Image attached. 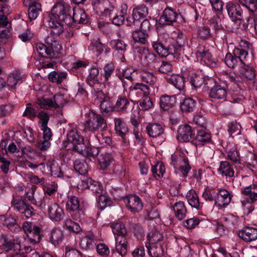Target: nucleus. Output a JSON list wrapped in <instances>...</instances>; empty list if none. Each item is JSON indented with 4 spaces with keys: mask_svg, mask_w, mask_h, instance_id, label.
I'll return each mask as SVG.
<instances>
[{
    "mask_svg": "<svg viewBox=\"0 0 257 257\" xmlns=\"http://www.w3.org/2000/svg\"><path fill=\"white\" fill-rule=\"evenodd\" d=\"M52 14L59 22L69 25L72 21L74 23L86 25L89 22L85 11L82 9L71 7L64 2L55 4L51 11Z\"/></svg>",
    "mask_w": 257,
    "mask_h": 257,
    "instance_id": "nucleus-1",
    "label": "nucleus"
},
{
    "mask_svg": "<svg viewBox=\"0 0 257 257\" xmlns=\"http://www.w3.org/2000/svg\"><path fill=\"white\" fill-rule=\"evenodd\" d=\"M67 150H72L84 156H92V149L87 147L84 143V138L76 130H71L67 135Z\"/></svg>",
    "mask_w": 257,
    "mask_h": 257,
    "instance_id": "nucleus-2",
    "label": "nucleus"
},
{
    "mask_svg": "<svg viewBox=\"0 0 257 257\" xmlns=\"http://www.w3.org/2000/svg\"><path fill=\"white\" fill-rule=\"evenodd\" d=\"M241 202L244 209L249 213L257 209V185L252 184L242 188Z\"/></svg>",
    "mask_w": 257,
    "mask_h": 257,
    "instance_id": "nucleus-3",
    "label": "nucleus"
},
{
    "mask_svg": "<svg viewBox=\"0 0 257 257\" xmlns=\"http://www.w3.org/2000/svg\"><path fill=\"white\" fill-rule=\"evenodd\" d=\"M112 231L115 236L116 249L121 256H124L127 251L128 243L125 235L126 228L121 222L114 223L111 225Z\"/></svg>",
    "mask_w": 257,
    "mask_h": 257,
    "instance_id": "nucleus-4",
    "label": "nucleus"
},
{
    "mask_svg": "<svg viewBox=\"0 0 257 257\" xmlns=\"http://www.w3.org/2000/svg\"><path fill=\"white\" fill-rule=\"evenodd\" d=\"M84 126L85 130L93 133L104 132L108 130L106 120L101 115L92 111L89 113Z\"/></svg>",
    "mask_w": 257,
    "mask_h": 257,
    "instance_id": "nucleus-5",
    "label": "nucleus"
},
{
    "mask_svg": "<svg viewBox=\"0 0 257 257\" xmlns=\"http://www.w3.org/2000/svg\"><path fill=\"white\" fill-rule=\"evenodd\" d=\"M23 229L31 242L36 244L41 240L42 228L33 223L25 221L22 226Z\"/></svg>",
    "mask_w": 257,
    "mask_h": 257,
    "instance_id": "nucleus-6",
    "label": "nucleus"
},
{
    "mask_svg": "<svg viewBox=\"0 0 257 257\" xmlns=\"http://www.w3.org/2000/svg\"><path fill=\"white\" fill-rule=\"evenodd\" d=\"M148 15V9L145 5H141L134 9L131 20L127 19V25L128 26L139 27L141 21L145 19Z\"/></svg>",
    "mask_w": 257,
    "mask_h": 257,
    "instance_id": "nucleus-7",
    "label": "nucleus"
},
{
    "mask_svg": "<svg viewBox=\"0 0 257 257\" xmlns=\"http://www.w3.org/2000/svg\"><path fill=\"white\" fill-rule=\"evenodd\" d=\"M63 96L56 95L54 96V100L51 98H39L36 101L35 107L44 109H48L50 108H59L60 104H63Z\"/></svg>",
    "mask_w": 257,
    "mask_h": 257,
    "instance_id": "nucleus-8",
    "label": "nucleus"
},
{
    "mask_svg": "<svg viewBox=\"0 0 257 257\" xmlns=\"http://www.w3.org/2000/svg\"><path fill=\"white\" fill-rule=\"evenodd\" d=\"M225 9L229 18L232 22L242 20V10L240 5L237 3L229 2L226 4Z\"/></svg>",
    "mask_w": 257,
    "mask_h": 257,
    "instance_id": "nucleus-9",
    "label": "nucleus"
},
{
    "mask_svg": "<svg viewBox=\"0 0 257 257\" xmlns=\"http://www.w3.org/2000/svg\"><path fill=\"white\" fill-rule=\"evenodd\" d=\"M47 45L49 52L51 54L50 59H57L60 58L62 47L54 36H48L45 40Z\"/></svg>",
    "mask_w": 257,
    "mask_h": 257,
    "instance_id": "nucleus-10",
    "label": "nucleus"
},
{
    "mask_svg": "<svg viewBox=\"0 0 257 257\" xmlns=\"http://www.w3.org/2000/svg\"><path fill=\"white\" fill-rule=\"evenodd\" d=\"M124 202L128 209L134 213L142 210L143 203L141 198L136 195H131L124 198Z\"/></svg>",
    "mask_w": 257,
    "mask_h": 257,
    "instance_id": "nucleus-11",
    "label": "nucleus"
},
{
    "mask_svg": "<svg viewBox=\"0 0 257 257\" xmlns=\"http://www.w3.org/2000/svg\"><path fill=\"white\" fill-rule=\"evenodd\" d=\"M177 13L171 8H167L158 21L157 25L162 28L165 25H173L176 22Z\"/></svg>",
    "mask_w": 257,
    "mask_h": 257,
    "instance_id": "nucleus-12",
    "label": "nucleus"
},
{
    "mask_svg": "<svg viewBox=\"0 0 257 257\" xmlns=\"http://www.w3.org/2000/svg\"><path fill=\"white\" fill-rule=\"evenodd\" d=\"M1 241L2 243V248L6 251L13 250L17 252L19 251L21 249L20 242L17 239L11 238L6 235H3L1 236Z\"/></svg>",
    "mask_w": 257,
    "mask_h": 257,
    "instance_id": "nucleus-13",
    "label": "nucleus"
},
{
    "mask_svg": "<svg viewBox=\"0 0 257 257\" xmlns=\"http://www.w3.org/2000/svg\"><path fill=\"white\" fill-rule=\"evenodd\" d=\"M237 234L245 242H251L257 240V228L245 226L238 230Z\"/></svg>",
    "mask_w": 257,
    "mask_h": 257,
    "instance_id": "nucleus-14",
    "label": "nucleus"
},
{
    "mask_svg": "<svg viewBox=\"0 0 257 257\" xmlns=\"http://www.w3.org/2000/svg\"><path fill=\"white\" fill-rule=\"evenodd\" d=\"M208 81L210 83H215V84L210 89L209 97L216 99L225 100L227 95L226 88L224 86H221L219 83L215 82L213 79H208Z\"/></svg>",
    "mask_w": 257,
    "mask_h": 257,
    "instance_id": "nucleus-15",
    "label": "nucleus"
},
{
    "mask_svg": "<svg viewBox=\"0 0 257 257\" xmlns=\"http://www.w3.org/2000/svg\"><path fill=\"white\" fill-rule=\"evenodd\" d=\"M216 194L215 203L216 205L225 207L230 203L232 196L227 190L218 189Z\"/></svg>",
    "mask_w": 257,
    "mask_h": 257,
    "instance_id": "nucleus-16",
    "label": "nucleus"
},
{
    "mask_svg": "<svg viewBox=\"0 0 257 257\" xmlns=\"http://www.w3.org/2000/svg\"><path fill=\"white\" fill-rule=\"evenodd\" d=\"M152 45L154 50L161 57H166L169 54L176 53L177 52V48L176 47H174L173 52L171 48L166 47L159 39L154 41L152 43Z\"/></svg>",
    "mask_w": 257,
    "mask_h": 257,
    "instance_id": "nucleus-17",
    "label": "nucleus"
},
{
    "mask_svg": "<svg viewBox=\"0 0 257 257\" xmlns=\"http://www.w3.org/2000/svg\"><path fill=\"white\" fill-rule=\"evenodd\" d=\"M48 213L50 219L55 221H60L65 216L63 209L56 203L48 206Z\"/></svg>",
    "mask_w": 257,
    "mask_h": 257,
    "instance_id": "nucleus-18",
    "label": "nucleus"
},
{
    "mask_svg": "<svg viewBox=\"0 0 257 257\" xmlns=\"http://www.w3.org/2000/svg\"><path fill=\"white\" fill-rule=\"evenodd\" d=\"M176 97L175 95H169L167 94L161 96L160 98V108L164 111L168 110L175 106Z\"/></svg>",
    "mask_w": 257,
    "mask_h": 257,
    "instance_id": "nucleus-19",
    "label": "nucleus"
},
{
    "mask_svg": "<svg viewBox=\"0 0 257 257\" xmlns=\"http://www.w3.org/2000/svg\"><path fill=\"white\" fill-rule=\"evenodd\" d=\"M198 57L201 59L208 66L214 67L216 65L215 59L208 50H202L201 48L198 49L196 52Z\"/></svg>",
    "mask_w": 257,
    "mask_h": 257,
    "instance_id": "nucleus-20",
    "label": "nucleus"
},
{
    "mask_svg": "<svg viewBox=\"0 0 257 257\" xmlns=\"http://www.w3.org/2000/svg\"><path fill=\"white\" fill-rule=\"evenodd\" d=\"M178 133L179 134L178 139L180 138L184 142H189L192 138H194L193 131L188 124L180 125L178 129Z\"/></svg>",
    "mask_w": 257,
    "mask_h": 257,
    "instance_id": "nucleus-21",
    "label": "nucleus"
},
{
    "mask_svg": "<svg viewBox=\"0 0 257 257\" xmlns=\"http://www.w3.org/2000/svg\"><path fill=\"white\" fill-rule=\"evenodd\" d=\"M179 167L178 168V173L183 178L187 177L188 174L191 169V167L189 164V161L186 156H182L180 155L179 160Z\"/></svg>",
    "mask_w": 257,
    "mask_h": 257,
    "instance_id": "nucleus-22",
    "label": "nucleus"
},
{
    "mask_svg": "<svg viewBox=\"0 0 257 257\" xmlns=\"http://www.w3.org/2000/svg\"><path fill=\"white\" fill-rule=\"evenodd\" d=\"M239 3L248 11V19H257V3L255 0H238Z\"/></svg>",
    "mask_w": 257,
    "mask_h": 257,
    "instance_id": "nucleus-23",
    "label": "nucleus"
},
{
    "mask_svg": "<svg viewBox=\"0 0 257 257\" xmlns=\"http://www.w3.org/2000/svg\"><path fill=\"white\" fill-rule=\"evenodd\" d=\"M115 131L116 134L120 136L123 142L126 141L125 137L128 133V128L126 124L121 119L115 118L114 119Z\"/></svg>",
    "mask_w": 257,
    "mask_h": 257,
    "instance_id": "nucleus-24",
    "label": "nucleus"
},
{
    "mask_svg": "<svg viewBox=\"0 0 257 257\" xmlns=\"http://www.w3.org/2000/svg\"><path fill=\"white\" fill-rule=\"evenodd\" d=\"M245 59H242L240 56H237L233 54L227 53L224 59V62L228 67L234 68L240 64L244 65L245 64Z\"/></svg>",
    "mask_w": 257,
    "mask_h": 257,
    "instance_id": "nucleus-25",
    "label": "nucleus"
},
{
    "mask_svg": "<svg viewBox=\"0 0 257 257\" xmlns=\"http://www.w3.org/2000/svg\"><path fill=\"white\" fill-rule=\"evenodd\" d=\"M250 45L246 41L241 40L239 43L238 47H235L233 54L237 56H240L242 59H246L248 55V50L250 49Z\"/></svg>",
    "mask_w": 257,
    "mask_h": 257,
    "instance_id": "nucleus-26",
    "label": "nucleus"
},
{
    "mask_svg": "<svg viewBox=\"0 0 257 257\" xmlns=\"http://www.w3.org/2000/svg\"><path fill=\"white\" fill-rule=\"evenodd\" d=\"M103 10L100 12L101 16L108 18L109 20L111 19L116 9L114 5L111 3L108 0H103Z\"/></svg>",
    "mask_w": 257,
    "mask_h": 257,
    "instance_id": "nucleus-27",
    "label": "nucleus"
},
{
    "mask_svg": "<svg viewBox=\"0 0 257 257\" xmlns=\"http://www.w3.org/2000/svg\"><path fill=\"white\" fill-rule=\"evenodd\" d=\"M66 207L67 210L77 211L79 215L83 213L82 207L79 199L74 196L68 197Z\"/></svg>",
    "mask_w": 257,
    "mask_h": 257,
    "instance_id": "nucleus-28",
    "label": "nucleus"
},
{
    "mask_svg": "<svg viewBox=\"0 0 257 257\" xmlns=\"http://www.w3.org/2000/svg\"><path fill=\"white\" fill-rule=\"evenodd\" d=\"M226 153L227 154V158L232 162L237 164L240 163L239 155L237 151L236 146L232 144H229L225 148Z\"/></svg>",
    "mask_w": 257,
    "mask_h": 257,
    "instance_id": "nucleus-29",
    "label": "nucleus"
},
{
    "mask_svg": "<svg viewBox=\"0 0 257 257\" xmlns=\"http://www.w3.org/2000/svg\"><path fill=\"white\" fill-rule=\"evenodd\" d=\"M147 52L145 56V60L146 61V65L152 67L154 69L158 67L159 64L161 62V58L153 53L149 52L148 49L143 48V51Z\"/></svg>",
    "mask_w": 257,
    "mask_h": 257,
    "instance_id": "nucleus-30",
    "label": "nucleus"
},
{
    "mask_svg": "<svg viewBox=\"0 0 257 257\" xmlns=\"http://www.w3.org/2000/svg\"><path fill=\"white\" fill-rule=\"evenodd\" d=\"M50 20L48 22V26L51 29V33L56 36H60L63 32V25L57 20L58 18H56L52 14Z\"/></svg>",
    "mask_w": 257,
    "mask_h": 257,
    "instance_id": "nucleus-31",
    "label": "nucleus"
},
{
    "mask_svg": "<svg viewBox=\"0 0 257 257\" xmlns=\"http://www.w3.org/2000/svg\"><path fill=\"white\" fill-rule=\"evenodd\" d=\"M135 74H137V71L133 68H127L123 71L122 74L116 73V75L122 81L123 86L125 87V85H128L126 81L124 80V78L129 80L132 83L135 79Z\"/></svg>",
    "mask_w": 257,
    "mask_h": 257,
    "instance_id": "nucleus-32",
    "label": "nucleus"
},
{
    "mask_svg": "<svg viewBox=\"0 0 257 257\" xmlns=\"http://www.w3.org/2000/svg\"><path fill=\"white\" fill-rule=\"evenodd\" d=\"M196 143L198 145H203L210 142L211 136L210 133L204 130H198L195 137Z\"/></svg>",
    "mask_w": 257,
    "mask_h": 257,
    "instance_id": "nucleus-33",
    "label": "nucleus"
},
{
    "mask_svg": "<svg viewBox=\"0 0 257 257\" xmlns=\"http://www.w3.org/2000/svg\"><path fill=\"white\" fill-rule=\"evenodd\" d=\"M239 73L249 80H253V85L257 87V81L254 80L256 79L255 71L254 69L249 66L245 65L239 69Z\"/></svg>",
    "mask_w": 257,
    "mask_h": 257,
    "instance_id": "nucleus-34",
    "label": "nucleus"
},
{
    "mask_svg": "<svg viewBox=\"0 0 257 257\" xmlns=\"http://www.w3.org/2000/svg\"><path fill=\"white\" fill-rule=\"evenodd\" d=\"M186 197L188 203L192 207L199 209L201 207L198 196L194 190H189L186 195Z\"/></svg>",
    "mask_w": 257,
    "mask_h": 257,
    "instance_id": "nucleus-35",
    "label": "nucleus"
},
{
    "mask_svg": "<svg viewBox=\"0 0 257 257\" xmlns=\"http://www.w3.org/2000/svg\"><path fill=\"white\" fill-rule=\"evenodd\" d=\"M146 130L149 136L153 138H156L164 132L161 125L156 123H149L146 127Z\"/></svg>",
    "mask_w": 257,
    "mask_h": 257,
    "instance_id": "nucleus-36",
    "label": "nucleus"
},
{
    "mask_svg": "<svg viewBox=\"0 0 257 257\" xmlns=\"http://www.w3.org/2000/svg\"><path fill=\"white\" fill-rule=\"evenodd\" d=\"M149 35L140 29H136L133 32L132 37L135 43L145 45L147 43Z\"/></svg>",
    "mask_w": 257,
    "mask_h": 257,
    "instance_id": "nucleus-37",
    "label": "nucleus"
},
{
    "mask_svg": "<svg viewBox=\"0 0 257 257\" xmlns=\"http://www.w3.org/2000/svg\"><path fill=\"white\" fill-rule=\"evenodd\" d=\"M217 171L220 174L229 177H232L234 175V170L231 165L227 161L221 162Z\"/></svg>",
    "mask_w": 257,
    "mask_h": 257,
    "instance_id": "nucleus-38",
    "label": "nucleus"
},
{
    "mask_svg": "<svg viewBox=\"0 0 257 257\" xmlns=\"http://www.w3.org/2000/svg\"><path fill=\"white\" fill-rule=\"evenodd\" d=\"M63 234L60 229L57 228H53L50 234L49 240L54 245H58L63 239Z\"/></svg>",
    "mask_w": 257,
    "mask_h": 257,
    "instance_id": "nucleus-39",
    "label": "nucleus"
},
{
    "mask_svg": "<svg viewBox=\"0 0 257 257\" xmlns=\"http://www.w3.org/2000/svg\"><path fill=\"white\" fill-rule=\"evenodd\" d=\"M148 249V253L151 257H162L164 254V251L162 246L159 244H153L152 246L146 245Z\"/></svg>",
    "mask_w": 257,
    "mask_h": 257,
    "instance_id": "nucleus-40",
    "label": "nucleus"
},
{
    "mask_svg": "<svg viewBox=\"0 0 257 257\" xmlns=\"http://www.w3.org/2000/svg\"><path fill=\"white\" fill-rule=\"evenodd\" d=\"M100 108L102 111L105 113L113 111L114 109V105L112 99L109 96L105 97V99L101 101Z\"/></svg>",
    "mask_w": 257,
    "mask_h": 257,
    "instance_id": "nucleus-41",
    "label": "nucleus"
},
{
    "mask_svg": "<svg viewBox=\"0 0 257 257\" xmlns=\"http://www.w3.org/2000/svg\"><path fill=\"white\" fill-rule=\"evenodd\" d=\"M246 166L249 168L257 167V155L248 152L243 157Z\"/></svg>",
    "mask_w": 257,
    "mask_h": 257,
    "instance_id": "nucleus-42",
    "label": "nucleus"
},
{
    "mask_svg": "<svg viewBox=\"0 0 257 257\" xmlns=\"http://www.w3.org/2000/svg\"><path fill=\"white\" fill-rule=\"evenodd\" d=\"M111 155L108 153L101 155L98 158L100 168L102 170L106 169L113 161Z\"/></svg>",
    "mask_w": 257,
    "mask_h": 257,
    "instance_id": "nucleus-43",
    "label": "nucleus"
},
{
    "mask_svg": "<svg viewBox=\"0 0 257 257\" xmlns=\"http://www.w3.org/2000/svg\"><path fill=\"white\" fill-rule=\"evenodd\" d=\"M130 105V102L125 97H120L114 105V109L118 111H125Z\"/></svg>",
    "mask_w": 257,
    "mask_h": 257,
    "instance_id": "nucleus-44",
    "label": "nucleus"
},
{
    "mask_svg": "<svg viewBox=\"0 0 257 257\" xmlns=\"http://www.w3.org/2000/svg\"><path fill=\"white\" fill-rule=\"evenodd\" d=\"M195 102L192 98H188L184 99L180 102V109L182 112H190L193 110Z\"/></svg>",
    "mask_w": 257,
    "mask_h": 257,
    "instance_id": "nucleus-45",
    "label": "nucleus"
},
{
    "mask_svg": "<svg viewBox=\"0 0 257 257\" xmlns=\"http://www.w3.org/2000/svg\"><path fill=\"white\" fill-rule=\"evenodd\" d=\"M87 188L93 192L97 194H101L103 191L102 185L98 182L89 178L87 180Z\"/></svg>",
    "mask_w": 257,
    "mask_h": 257,
    "instance_id": "nucleus-46",
    "label": "nucleus"
},
{
    "mask_svg": "<svg viewBox=\"0 0 257 257\" xmlns=\"http://www.w3.org/2000/svg\"><path fill=\"white\" fill-rule=\"evenodd\" d=\"M75 171L82 175H85L88 172V165L87 163L79 160H76L73 165Z\"/></svg>",
    "mask_w": 257,
    "mask_h": 257,
    "instance_id": "nucleus-47",
    "label": "nucleus"
},
{
    "mask_svg": "<svg viewBox=\"0 0 257 257\" xmlns=\"http://www.w3.org/2000/svg\"><path fill=\"white\" fill-rule=\"evenodd\" d=\"M241 126L236 121H232L228 124V132L232 137L241 134Z\"/></svg>",
    "mask_w": 257,
    "mask_h": 257,
    "instance_id": "nucleus-48",
    "label": "nucleus"
},
{
    "mask_svg": "<svg viewBox=\"0 0 257 257\" xmlns=\"http://www.w3.org/2000/svg\"><path fill=\"white\" fill-rule=\"evenodd\" d=\"M163 238V236L162 234L156 229L153 230L148 235V239L149 241L150 244H156L161 241Z\"/></svg>",
    "mask_w": 257,
    "mask_h": 257,
    "instance_id": "nucleus-49",
    "label": "nucleus"
},
{
    "mask_svg": "<svg viewBox=\"0 0 257 257\" xmlns=\"http://www.w3.org/2000/svg\"><path fill=\"white\" fill-rule=\"evenodd\" d=\"M244 91L238 88L237 89L233 90L231 93V99L234 103H241L244 99Z\"/></svg>",
    "mask_w": 257,
    "mask_h": 257,
    "instance_id": "nucleus-50",
    "label": "nucleus"
},
{
    "mask_svg": "<svg viewBox=\"0 0 257 257\" xmlns=\"http://www.w3.org/2000/svg\"><path fill=\"white\" fill-rule=\"evenodd\" d=\"M98 197L97 203L99 204L100 209L103 210L107 206H110L112 204V201L108 196L101 194Z\"/></svg>",
    "mask_w": 257,
    "mask_h": 257,
    "instance_id": "nucleus-51",
    "label": "nucleus"
},
{
    "mask_svg": "<svg viewBox=\"0 0 257 257\" xmlns=\"http://www.w3.org/2000/svg\"><path fill=\"white\" fill-rule=\"evenodd\" d=\"M151 171L152 175L156 177L163 176L165 172V166L162 162H158L155 165H152Z\"/></svg>",
    "mask_w": 257,
    "mask_h": 257,
    "instance_id": "nucleus-52",
    "label": "nucleus"
},
{
    "mask_svg": "<svg viewBox=\"0 0 257 257\" xmlns=\"http://www.w3.org/2000/svg\"><path fill=\"white\" fill-rule=\"evenodd\" d=\"M189 73L188 70L182 71L180 74H178V89L183 90L185 87L186 79H188Z\"/></svg>",
    "mask_w": 257,
    "mask_h": 257,
    "instance_id": "nucleus-53",
    "label": "nucleus"
},
{
    "mask_svg": "<svg viewBox=\"0 0 257 257\" xmlns=\"http://www.w3.org/2000/svg\"><path fill=\"white\" fill-rule=\"evenodd\" d=\"M12 203L14 207L20 213L24 211L25 209L27 208L29 205L27 204L24 200L19 198H13Z\"/></svg>",
    "mask_w": 257,
    "mask_h": 257,
    "instance_id": "nucleus-54",
    "label": "nucleus"
},
{
    "mask_svg": "<svg viewBox=\"0 0 257 257\" xmlns=\"http://www.w3.org/2000/svg\"><path fill=\"white\" fill-rule=\"evenodd\" d=\"M199 220L197 217H193L186 219L180 222V225L187 229L194 228L199 223Z\"/></svg>",
    "mask_w": 257,
    "mask_h": 257,
    "instance_id": "nucleus-55",
    "label": "nucleus"
},
{
    "mask_svg": "<svg viewBox=\"0 0 257 257\" xmlns=\"http://www.w3.org/2000/svg\"><path fill=\"white\" fill-rule=\"evenodd\" d=\"M217 191L214 189H205L202 193V197L206 201H214L215 203Z\"/></svg>",
    "mask_w": 257,
    "mask_h": 257,
    "instance_id": "nucleus-56",
    "label": "nucleus"
},
{
    "mask_svg": "<svg viewBox=\"0 0 257 257\" xmlns=\"http://www.w3.org/2000/svg\"><path fill=\"white\" fill-rule=\"evenodd\" d=\"M36 49L40 56L50 59L51 54L48 51L47 44H38L36 45Z\"/></svg>",
    "mask_w": 257,
    "mask_h": 257,
    "instance_id": "nucleus-57",
    "label": "nucleus"
},
{
    "mask_svg": "<svg viewBox=\"0 0 257 257\" xmlns=\"http://www.w3.org/2000/svg\"><path fill=\"white\" fill-rule=\"evenodd\" d=\"M139 104L142 110H148L153 107V102L149 96H145L140 101Z\"/></svg>",
    "mask_w": 257,
    "mask_h": 257,
    "instance_id": "nucleus-58",
    "label": "nucleus"
},
{
    "mask_svg": "<svg viewBox=\"0 0 257 257\" xmlns=\"http://www.w3.org/2000/svg\"><path fill=\"white\" fill-rule=\"evenodd\" d=\"M205 80L203 76L199 74H193L190 79V83L195 88L200 87L204 82Z\"/></svg>",
    "mask_w": 257,
    "mask_h": 257,
    "instance_id": "nucleus-59",
    "label": "nucleus"
},
{
    "mask_svg": "<svg viewBox=\"0 0 257 257\" xmlns=\"http://www.w3.org/2000/svg\"><path fill=\"white\" fill-rule=\"evenodd\" d=\"M21 81V77L20 74L18 73H13L7 78V85L11 88H13L15 87L16 84Z\"/></svg>",
    "mask_w": 257,
    "mask_h": 257,
    "instance_id": "nucleus-60",
    "label": "nucleus"
},
{
    "mask_svg": "<svg viewBox=\"0 0 257 257\" xmlns=\"http://www.w3.org/2000/svg\"><path fill=\"white\" fill-rule=\"evenodd\" d=\"M37 5L40 6V4L35 2H33L29 8V18L30 20H35L37 18L38 15V10Z\"/></svg>",
    "mask_w": 257,
    "mask_h": 257,
    "instance_id": "nucleus-61",
    "label": "nucleus"
},
{
    "mask_svg": "<svg viewBox=\"0 0 257 257\" xmlns=\"http://www.w3.org/2000/svg\"><path fill=\"white\" fill-rule=\"evenodd\" d=\"M31 104L28 103L26 108L25 111L23 113V116L27 117L31 120H34V119L37 116V111L35 108L31 106Z\"/></svg>",
    "mask_w": 257,
    "mask_h": 257,
    "instance_id": "nucleus-62",
    "label": "nucleus"
},
{
    "mask_svg": "<svg viewBox=\"0 0 257 257\" xmlns=\"http://www.w3.org/2000/svg\"><path fill=\"white\" fill-rule=\"evenodd\" d=\"M4 225L6 226L12 231H15L19 229V226L17 223V220L13 217H8L5 220Z\"/></svg>",
    "mask_w": 257,
    "mask_h": 257,
    "instance_id": "nucleus-63",
    "label": "nucleus"
},
{
    "mask_svg": "<svg viewBox=\"0 0 257 257\" xmlns=\"http://www.w3.org/2000/svg\"><path fill=\"white\" fill-rule=\"evenodd\" d=\"M213 11L218 14L222 13L224 3L221 0H209Z\"/></svg>",
    "mask_w": 257,
    "mask_h": 257,
    "instance_id": "nucleus-64",
    "label": "nucleus"
}]
</instances>
